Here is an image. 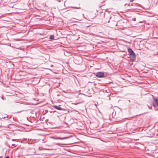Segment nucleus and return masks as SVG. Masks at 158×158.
<instances>
[{
	"instance_id": "1",
	"label": "nucleus",
	"mask_w": 158,
	"mask_h": 158,
	"mask_svg": "<svg viewBox=\"0 0 158 158\" xmlns=\"http://www.w3.org/2000/svg\"><path fill=\"white\" fill-rule=\"evenodd\" d=\"M128 52L129 53V54L131 56V57L133 58H135L136 55L134 52V51L132 50V49L130 48L128 49Z\"/></svg>"
},
{
	"instance_id": "2",
	"label": "nucleus",
	"mask_w": 158,
	"mask_h": 158,
	"mask_svg": "<svg viewBox=\"0 0 158 158\" xmlns=\"http://www.w3.org/2000/svg\"><path fill=\"white\" fill-rule=\"evenodd\" d=\"M154 101L152 103V106L154 107L158 106V99L153 98Z\"/></svg>"
},
{
	"instance_id": "3",
	"label": "nucleus",
	"mask_w": 158,
	"mask_h": 158,
	"mask_svg": "<svg viewBox=\"0 0 158 158\" xmlns=\"http://www.w3.org/2000/svg\"><path fill=\"white\" fill-rule=\"evenodd\" d=\"M104 73L102 72L97 73L96 75V76L98 77H104Z\"/></svg>"
},
{
	"instance_id": "4",
	"label": "nucleus",
	"mask_w": 158,
	"mask_h": 158,
	"mask_svg": "<svg viewBox=\"0 0 158 158\" xmlns=\"http://www.w3.org/2000/svg\"><path fill=\"white\" fill-rule=\"evenodd\" d=\"M60 105H59V106H57L56 105H54L53 106V107L57 110H64V109L62 108L61 107H60Z\"/></svg>"
},
{
	"instance_id": "5",
	"label": "nucleus",
	"mask_w": 158,
	"mask_h": 158,
	"mask_svg": "<svg viewBox=\"0 0 158 158\" xmlns=\"http://www.w3.org/2000/svg\"><path fill=\"white\" fill-rule=\"evenodd\" d=\"M69 137H67L64 138H60V137H57V138H55L54 139H66L69 138Z\"/></svg>"
},
{
	"instance_id": "6",
	"label": "nucleus",
	"mask_w": 158,
	"mask_h": 158,
	"mask_svg": "<svg viewBox=\"0 0 158 158\" xmlns=\"http://www.w3.org/2000/svg\"><path fill=\"white\" fill-rule=\"evenodd\" d=\"M54 35H51L49 37V39L51 40H53L54 39Z\"/></svg>"
},
{
	"instance_id": "7",
	"label": "nucleus",
	"mask_w": 158,
	"mask_h": 158,
	"mask_svg": "<svg viewBox=\"0 0 158 158\" xmlns=\"http://www.w3.org/2000/svg\"><path fill=\"white\" fill-rule=\"evenodd\" d=\"M130 2H132L134 0H130Z\"/></svg>"
},
{
	"instance_id": "8",
	"label": "nucleus",
	"mask_w": 158,
	"mask_h": 158,
	"mask_svg": "<svg viewBox=\"0 0 158 158\" xmlns=\"http://www.w3.org/2000/svg\"><path fill=\"white\" fill-rule=\"evenodd\" d=\"M15 144H12V146H15Z\"/></svg>"
},
{
	"instance_id": "9",
	"label": "nucleus",
	"mask_w": 158,
	"mask_h": 158,
	"mask_svg": "<svg viewBox=\"0 0 158 158\" xmlns=\"http://www.w3.org/2000/svg\"><path fill=\"white\" fill-rule=\"evenodd\" d=\"M5 158H9V157L8 156H7L5 157Z\"/></svg>"
},
{
	"instance_id": "10",
	"label": "nucleus",
	"mask_w": 158,
	"mask_h": 158,
	"mask_svg": "<svg viewBox=\"0 0 158 158\" xmlns=\"http://www.w3.org/2000/svg\"><path fill=\"white\" fill-rule=\"evenodd\" d=\"M77 9H80V8H77Z\"/></svg>"
},
{
	"instance_id": "11",
	"label": "nucleus",
	"mask_w": 158,
	"mask_h": 158,
	"mask_svg": "<svg viewBox=\"0 0 158 158\" xmlns=\"http://www.w3.org/2000/svg\"><path fill=\"white\" fill-rule=\"evenodd\" d=\"M1 157H0V158H1Z\"/></svg>"
}]
</instances>
